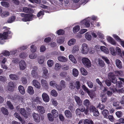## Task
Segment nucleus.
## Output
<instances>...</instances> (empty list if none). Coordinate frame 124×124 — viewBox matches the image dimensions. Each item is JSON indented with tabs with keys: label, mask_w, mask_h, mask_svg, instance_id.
Here are the masks:
<instances>
[{
	"label": "nucleus",
	"mask_w": 124,
	"mask_h": 124,
	"mask_svg": "<svg viewBox=\"0 0 124 124\" xmlns=\"http://www.w3.org/2000/svg\"><path fill=\"white\" fill-rule=\"evenodd\" d=\"M109 79L115 84H116V87L120 88L122 87L123 83L121 81H117V79L115 75L112 73H109L108 74Z\"/></svg>",
	"instance_id": "1"
},
{
	"label": "nucleus",
	"mask_w": 124,
	"mask_h": 124,
	"mask_svg": "<svg viewBox=\"0 0 124 124\" xmlns=\"http://www.w3.org/2000/svg\"><path fill=\"white\" fill-rule=\"evenodd\" d=\"M20 16L23 17L22 19V21L26 22L31 21L34 15L33 14L22 13H21Z\"/></svg>",
	"instance_id": "2"
},
{
	"label": "nucleus",
	"mask_w": 124,
	"mask_h": 124,
	"mask_svg": "<svg viewBox=\"0 0 124 124\" xmlns=\"http://www.w3.org/2000/svg\"><path fill=\"white\" fill-rule=\"evenodd\" d=\"M11 32L10 31L8 30L6 32H5L2 34L0 33V39H1L0 40V44H2L4 43V39H7L8 35L11 34Z\"/></svg>",
	"instance_id": "3"
},
{
	"label": "nucleus",
	"mask_w": 124,
	"mask_h": 124,
	"mask_svg": "<svg viewBox=\"0 0 124 124\" xmlns=\"http://www.w3.org/2000/svg\"><path fill=\"white\" fill-rule=\"evenodd\" d=\"M89 110L90 112L93 113L94 116L97 117L100 115L98 110L93 105L90 106L89 107Z\"/></svg>",
	"instance_id": "4"
},
{
	"label": "nucleus",
	"mask_w": 124,
	"mask_h": 124,
	"mask_svg": "<svg viewBox=\"0 0 124 124\" xmlns=\"http://www.w3.org/2000/svg\"><path fill=\"white\" fill-rule=\"evenodd\" d=\"M82 61L84 65L86 67L89 68L91 66V62L88 58L84 57L82 59Z\"/></svg>",
	"instance_id": "5"
},
{
	"label": "nucleus",
	"mask_w": 124,
	"mask_h": 124,
	"mask_svg": "<svg viewBox=\"0 0 124 124\" xmlns=\"http://www.w3.org/2000/svg\"><path fill=\"white\" fill-rule=\"evenodd\" d=\"M88 47L87 45L85 43L82 44L81 48V53L84 54H87L88 51Z\"/></svg>",
	"instance_id": "6"
},
{
	"label": "nucleus",
	"mask_w": 124,
	"mask_h": 124,
	"mask_svg": "<svg viewBox=\"0 0 124 124\" xmlns=\"http://www.w3.org/2000/svg\"><path fill=\"white\" fill-rule=\"evenodd\" d=\"M109 89H110V91H108L106 93L108 96H110L112 95V92L114 93L116 92H117V89L114 86H111L109 87Z\"/></svg>",
	"instance_id": "7"
},
{
	"label": "nucleus",
	"mask_w": 124,
	"mask_h": 124,
	"mask_svg": "<svg viewBox=\"0 0 124 124\" xmlns=\"http://www.w3.org/2000/svg\"><path fill=\"white\" fill-rule=\"evenodd\" d=\"M15 87L14 84L12 82H10L8 83V89L9 91L11 92L13 91L14 90Z\"/></svg>",
	"instance_id": "8"
},
{
	"label": "nucleus",
	"mask_w": 124,
	"mask_h": 124,
	"mask_svg": "<svg viewBox=\"0 0 124 124\" xmlns=\"http://www.w3.org/2000/svg\"><path fill=\"white\" fill-rule=\"evenodd\" d=\"M32 116L34 119L35 122L37 123L40 122V116L38 114L34 112L32 113Z\"/></svg>",
	"instance_id": "9"
},
{
	"label": "nucleus",
	"mask_w": 124,
	"mask_h": 124,
	"mask_svg": "<svg viewBox=\"0 0 124 124\" xmlns=\"http://www.w3.org/2000/svg\"><path fill=\"white\" fill-rule=\"evenodd\" d=\"M19 65L20 69L23 70L25 69L26 66V64L24 60H21L19 62Z\"/></svg>",
	"instance_id": "10"
},
{
	"label": "nucleus",
	"mask_w": 124,
	"mask_h": 124,
	"mask_svg": "<svg viewBox=\"0 0 124 124\" xmlns=\"http://www.w3.org/2000/svg\"><path fill=\"white\" fill-rule=\"evenodd\" d=\"M113 36L117 41L120 43L121 46L124 47V41H122L119 37L116 35H113Z\"/></svg>",
	"instance_id": "11"
},
{
	"label": "nucleus",
	"mask_w": 124,
	"mask_h": 124,
	"mask_svg": "<svg viewBox=\"0 0 124 124\" xmlns=\"http://www.w3.org/2000/svg\"><path fill=\"white\" fill-rule=\"evenodd\" d=\"M23 12L26 13L32 14L33 12V10L31 8L24 7L23 8Z\"/></svg>",
	"instance_id": "12"
},
{
	"label": "nucleus",
	"mask_w": 124,
	"mask_h": 124,
	"mask_svg": "<svg viewBox=\"0 0 124 124\" xmlns=\"http://www.w3.org/2000/svg\"><path fill=\"white\" fill-rule=\"evenodd\" d=\"M74 99L77 105L80 106L82 105V102L80 98L78 96H75Z\"/></svg>",
	"instance_id": "13"
},
{
	"label": "nucleus",
	"mask_w": 124,
	"mask_h": 124,
	"mask_svg": "<svg viewBox=\"0 0 124 124\" xmlns=\"http://www.w3.org/2000/svg\"><path fill=\"white\" fill-rule=\"evenodd\" d=\"M42 97L43 101L45 102H48L49 101V98L48 95L45 93H44L42 95Z\"/></svg>",
	"instance_id": "14"
},
{
	"label": "nucleus",
	"mask_w": 124,
	"mask_h": 124,
	"mask_svg": "<svg viewBox=\"0 0 124 124\" xmlns=\"http://www.w3.org/2000/svg\"><path fill=\"white\" fill-rule=\"evenodd\" d=\"M37 109L38 112L41 114H43L45 112V110L44 108L42 106H38Z\"/></svg>",
	"instance_id": "15"
},
{
	"label": "nucleus",
	"mask_w": 124,
	"mask_h": 124,
	"mask_svg": "<svg viewBox=\"0 0 124 124\" xmlns=\"http://www.w3.org/2000/svg\"><path fill=\"white\" fill-rule=\"evenodd\" d=\"M33 85L38 89H39L40 88V85L38 81L36 79L33 80L32 81Z\"/></svg>",
	"instance_id": "16"
},
{
	"label": "nucleus",
	"mask_w": 124,
	"mask_h": 124,
	"mask_svg": "<svg viewBox=\"0 0 124 124\" xmlns=\"http://www.w3.org/2000/svg\"><path fill=\"white\" fill-rule=\"evenodd\" d=\"M41 85L45 89H47L49 87L47 82L44 79H42L41 81Z\"/></svg>",
	"instance_id": "17"
},
{
	"label": "nucleus",
	"mask_w": 124,
	"mask_h": 124,
	"mask_svg": "<svg viewBox=\"0 0 124 124\" xmlns=\"http://www.w3.org/2000/svg\"><path fill=\"white\" fill-rule=\"evenodd\" d=\"M117 67L119 69L122 68V64L121 61L119 59H116L115 61Z\"/></svg>",
	"instance_id": "18"
},
{
	"label": "nucleus",
	"mask_w": 124,
	"mask_h": 124,
	"mask_svg": "<svg viewBox=\"0 0 124 124\" xmlns=\"http://www.w3.org/2000/svg\"><path fill=\"white\" fill-rule=\"evenodd\" d=\"M65 115L67 118H68L70 119L72 117L71 113L69 110H67L64 112Z\"/></svg>",
	"instance_id": "19"
},
{
	"label": "nucleus",
	"mask_w": 124,
	"mask_h": 124,
	"mask_svg": "<svg viewBox=\"0 0 124 124\" xmlns=\"http://www.w3.org/2000/svg\"><path fill=\"white\" fill-rule=\"evenodd\" d=\"M21 113L23 115V117L26 118L28 117L26 113V111L24 108H21L20 110Z\"/></svg>",
	"instance_id": "20"
},
{
	"label": "nucleus",
	"mask_w": 124,
	"mask_h": 124,
	"mask_svg": "<svg viewBox=\"0 0 124 124\" xmlns=\"http://www.w3.org/2000/svg\"><path fill=\"white\" fill-rule=\"evenodd\" d=\"M10 78L13 80H17L19 78V76L15 74H11L9 76Z\"/></svg>",
	"instance_id": "21"
},
{
	"label": "nucleus",
	"mask_w": 124,
	"mask_h": 124,
	"mask_svg": "<svg viewBox=\"0 0 124 124\" xmlns=\"http://www.w3.org/2000/svg\"><path fill=\"white\" fill-rule=\"evenodd\" d=\"M82 23L85 25L86 27H89L90 26V21L89 20H84L82 21Z\"/></svg>",
	"instance_id": "22"
},
{
	"label": "nucleus",
	"mask_w": 124,
	"mask_h": 124,
	"mask_svg": "<svg viewBox=\"0 0 124 124\" xmlns=\"http://www.w3.org/2000/svg\"><path fill=\"white\" fill-rule=\"evenodd\" d=\"M27 92L30 95L33 94L34 93V91L33 87L31 86H28L27 89Z\"/></svg>",
	"instance_id": "23"
},
{
	"label": "nucleus",
	"mask_w": 124,
	"mask_h": 124,
	"mask_svg": "<svg viewBox=\"0 0 124 124\" xmlns=\"http://www.w3.org/2000/svg\"><path fill=\"white\" fill-rule=\"evenodd\" d=\"M107 40L111 44L113 45H115L116 42L115 40L111 37H108L107 39Z\"/></svg>",
	"instance_id": "24"
},
{
	"label": "nucleus",
	"mask_w": 124,
	"mask_h": 124,
	"mask_svg": "<svg viewBox=\"0 0 124 124\" xmlns=\"http://www.w3.org/2000/svg\"><path fill=\"white\" fill-rule=\"evenodd\" d=\"M58 58L59 61L62 62H66L67 61V59L66 57L61 55L59 56Z\"/></svg>",
	"instance_id": "25"
},
{
	"label": "nucleus",
	"mask_w": 124,
	"mask_h": 124,
	"mask_svg": "<svg viewBox=\"0 0 124 124\" xmlns=\"http://www.w3.org/2000/svg\"><path fill=\"white\" fill-rule=\"evenodd\" d=\"M102 113L104 117L105 118H107L109 114V112L108 110L107 109H104L102 111Z\"/></svg>",
	"instance_id": "26"
},
{
	"label": "nucleus",
	"mask_w": 124,
	"mask_h": 124,
	"mask_svg": "<svg viewBox=\"0 0 124 124\" xmlns=\"http://www.w3.org/2000/svg\"><path fill=\"white\" fill-rule=\"evenodd\" d=\"M1 111L2 113L4 115L7 116L8 114V110L6 108L3 107L1 108Z\"/></svg>",
	"instance_id": "27"
},
{
	"label": "nucleus",
	"mask_w": 124,
	"mask_h": 124,
	"mask_svg": "<svg viewBox=\"0 0 124 124\" xmlns=\"http://www.w3.org/2000/svg\"><path fill=\"white\" fill-rule=\"evenodd\" d=\"M18 89L20 92L22 94H24L25 93V90L23 87L20 85L18 87Z\"/></svg>",
	"instance_id": "28"
},
{
	"label": "nucleus",
	"mask_w": 124,
	"mask_h": 124,
	"mask_svg": "<svg viewBox=\"0 0 124 124\" xmlns=\"http://www.w3.org/2000/svg\"><path fill=\"white\" fill-rule=\"evenodd\" d=\"M52 114L54 118L57 117L58 116V111L54 109L52 110Z\"/></svg>",
	"instance_id": "29"
},
{
	"label": "nucleus",
	"mask_w": 124,
	"mask_h": 124,
	"mask_svg": "<svg viewBox=\"0 0 124 124\" xmlns=\"http://www.w3.org/2000/svg\"><path fill=\"white\" fill-rule=\"evenodd\" d=\"M101 50L106 54L109 53V51L108 49L105 46H101Z\"/></svg>",
	"instance_id": "30"
},
{
	"label": "nucleus",
	"mask_w": 124,
	"mask_h": 124,
	"mask_svg": "<svg viewBox=\"0 0 124 124\" xmlns=\"http://www.w3.org/2000/svg\"><path fill=\"white\" fill-rule=\"evenodd\" d=\"M43 73L44 75L43 76L45 78H47L48 77V71L45 67L43 68Z\"/></svg>",
	"instance_id": "31"
},
{
	"label": "nucleus",
	"mask_w": 124,
	"mask_h": 124,
	"mask_svg": "<svg viewBox=\"0 0 124 124\" xmlns=\"http://www.w3.org/2000/svg\"><path fill=\"white\" fill-rule=\"evenodd\" d=\"M69 59L73 63H77V61L74 56L72 54L70 55L69 56Z\"/></svg>",
	"instance_id": "32"
},
{
	"label": "nucleus",
	"mask_w": 124,
	"mask_h": 124,
	"mask_svg": "<svg viewBox=\"0 0 124 124\" xmlns=\"http://www.w3.org/2000/svg\"><path fill=\"white\" fill-rule=\"evenodd\" d=\"M72 74L75 77H77L78 76V71L77 69L74 68L73 69Z\"/></svg>",
	"instance_id": "33"
},
{
	"label": "nucleus",
	"mask_w": 124,
	"mask_h": 124,
	"mask_svg": "<svg viewBox=\"0 0 124 124\" xmlns=\"http://www.w3.org/2000/svg\"><path fill=\"white\" fill-rule=\"evenodd\" d=\"M16 19L15 16H12L9 17L7 20L8 23H10L13 22Z\"/></svg>",
	"instance_id": "34"
},
{
	"label": "nucleus",
	"mask_w": 124,
	"mask_h": 124,
	"mask_svg": "<svg viewBox=\"0 0 124 124\" xmlns=\"http://www.w3.org/2000/svg\"><path fill=\"white\" fill-rule=\"evenodd\" d=\"M115 49L116 54H117L118 55L120 56H122V54L121 53V51L120 48L117 47H116Z\"/></svg>",
	"instance_id": "35"
},
{
	"label": "nucleus",
	"mask_w": 124,
	"mask_h": 124,
	"mask_svg": "<svg viewBox=\"0 0 124 124\" xmlns=\"http://www.w3.org/2000/svg\"><path fill=\"white\" fill-rule=\"evenodd\" d=\"M90 103L89 100L87 99L85 100L83 102L84 105L86 107H89Z\"/></svg>",
	"instance_id": "36"
},
{
	"label": "nucleus",
	"mask_w": 124,
	"mask_h": 124,
	"mask_svg": "<svg viewBox=\"0 0 124 124\" xmlns=\"http://www.w3.org/2000/svg\"><path fill=\"white\" fill-rule=\"evenodd\" d=\"M7 104L8 108L11 110L14 109V107L12 104L11 102L10 101H8L7 102Z\"/></svg>",
	"instance_id": "37"
},
{
	"label": "nucleus",
	"mask_w": 124,
	"mask_h": 124,
	"mask_svg": "<svg viewBox=\"0 0 124 124\" xmlns=\"http://www.w3.org/2000/svg\"><path fill=\"white\" fill-rule=\"evenodd\" d=\"M76 42V40L74 39H70L68 42V45L69 46H71L74 45Z\"/></svg>",
	"instance_id": "38"
},
{
	"label": "nucleus",
	"mask_w": 124,
	"mask_h": 124,
	"mask_svg": "<svg viewBox=\"0 0 124 124\" xmlns=\"http://www.w3.org/2000/svg\"><path fill=\"white\" fill-rule=\"evenodd\" d=\"M80 29L79 25H77L75 26L73 29V32L74 33H76Z\"/></svg>",
	"instance_id": "39"
},
{
	"label": "nucleus",
	"mask_w": 124,
	"mask_h": 124,
	"mask_svg": "<svg viewBox=\"0 0 124 124\" xmlns=\"http://www.w3.org/2000/svg\"><path fill=\"white\" fill-rule=\"evenodd\" d=\"M80 70L81 74L83 75H86L87 74V71L83 68H81L80 69Z\"/></svg>",
	"instance_id": "40"
},
{
	"label": "nucleus",
	"mask_w": 124,
	"mask_h": 124,
	"mask_svg": "<svg viewBox=\"0 0 124 124\" xmlns=\"http://www.w3.org/2000/svg\"><path fill=\"white\" fill-rule=\"evenodd\" d=\"M75 88L77 90H79L80 88V82L79 81H76L75 84Z\"/></svg>",
	"instance_id": "41"
},
{
	"label": "nucleus",
	"mask_w": 124,
	"mask_h": 124,
	"mask_svg": "<svg viewBox=\"0 0 124 124\" xmlns=\"http://www.w3.org/2000/svg\"><path fill=\"white\" fill-rule=\"evenodd\" d=\"M79 47L78 45L74 46L72 50V52L73 53H75L77 51H78L79 50Z\"/></svg>",
	"instance_id": "42"
},
{
	"label": "nucleus",
	"mask_w": 124,
	"mask_h": 124,
	"mask_svg": "<svg viewBox=\"0 0 124 124\" xmlns=\"http://www.w3.org/2000/svg\"><path fill=\"white\" fill-rule=\"evenodd\" d=\"M115 114L117 117L119 118L122 117L123 115L122 112L121 111H116Z\"/></svg>",
	"instance_id": "43"
},
{
	"label": "nucleus",
	"mask_w": 124,
	"mask_h": 124,
	"mask_svg": "<svg viewBox=\"0 0 124 124\" xmlns=\"http://www.w3.org/2000/svg\"><path fill=\"white\" fill-rule=\"evenodd\" d=\"M85 37L86 39L89 41L90 40L92 39L91 35L88 32H87L85 33Z\"/></svg>",
	"instance_id": "44"
},
{
	"label": "nucleus",
	"mask_w": 124,
	"mask_h": 124,
	"mask_svg": "<svg viewBox=\"0 0 124 124\" xmlns=\"http://www.w3.org/2000/svg\"><path fill=\"white\" fill-rule=\"evenodd\" d=\"M65 31L62 29H60L57 31V34L59 35H63L64 34Z\"/></svg>",
	"instance_id": "45"
},
{
	"label": "nucleus",
	"mask_w": 124,
	"mask_h": 124,
	"mask_svg": "<svg viewBox=\"0 0 124 124\" xmlns=\"http://www.w3.org/2000/svg\"><path fill=\"white\" fill-rule=\"evenodd\" d=\"M110 53L113 55H116V53L115 51V48L113 47H110Z\"/></svg>",
	"instance_id": "46"
},
{
	"label": "nucleus",
	"mask_w": 124,
	"mask_h": 124,
	"mask_svg": "<svg viewBox=\"0 0 124 124\" xmlns=\"http://www.w3.org/2000/svg\"><path fill=\"white\" fill-rule=\"evenodd\" d=\"M48 118L49 121L52 122L54 120V118L53 117L52 115L50 113H48L47 114Z\"/></svg>",
	"instance_id": "47"
},
{
	"label": "nucleus",
	"mask_w": 124,
	"mask_h": 124,
	"mask_svg": "<svg viewBox=\"0 0 124 124\" xmlns=\"http://www.w3.org/2000/svg\"><path fill=\"white\" fill-rule=\"evenodd\" d=\"M1 4L2 6L6 8H8L9 6V3L6 1L1 2Z\"/></svg>",
	"instance_id": "48"
},
{
	"label": "nucleus",
	"mask_w": 124,
	"mask_h": 124,
	"mask_svg": "<svg viewBox=\"0 0 124 124\" xmlns=\"http://www.w3.org/2000/svg\"><path fill=\"white\" fill-rule=\"evenodd\" d=\"M14 115L15 117L17 118L19 121L21 122L23 121V119L20 116L19 114L17 113H15Z\"/></svg>",
	"instance_id": "49"
},
{
	"label": "nucleus",
	"mask_w": 124,
	"mask_h": 124,
	"mask_svg": "<svg viewBox=\"0 0 124 124\" xmlns=\"http://www.w3.org/2000/svg\"><path fill=\"white\" fill-rule=\"evenodd\" d=\"M31 51L32 53H34L36 51L37 49L36 47L34 45H32L31 46Z\"/></svg>",
	"instance_id": "50"
},
{
	"label": "nucleus",
	"mask_w": 124,
	"mask_h": 124,
	"mask_svg": "<svg viewBox=\"0 0 124 124\" xmlns=\"http://www.w3.org/2000/svg\"><path fill=\"white\" fill-rule=\"evenodd\" d=\"M64 41V38L63 37H61L58 39L57 40V43L60 44L63 43Z\"/></svg>",
	"instance_id": "51"
},
{
	"label": "nucleus",
	"mask_w": 124,
	"mask_h": 124,
	"mask_svg": "<svg viewBox=\"0 0 124 124\" xmlns=\"http://www.w3.org/2000/svg\"><path fill=\"white\" fill-rule=\"evenodd\" d=\"M31 75L34 78H36L37 77V73L34 70H32L31 71Z\"/></svg>",
	"instance_id": "52"
},
{
	"label": "nucleus",
	"mask_w": 124,
	"mask_h": 124,
	"mask_svg": "<svg viewBox=\"0 0 124 124\" xmlns=\"http://www.w3.org/2000/svg\"><path fill=\"white\" fill-rule=\"evenodd\" d=\"M102 59L104 60L107 64L110 63V61L107 57L105 56H102L101 57Z\"/></svg>",
	"instance_id": "53"
},
{
	"label": "nucleus",
	"mask_w": 124,
	"mask_h": 124,
	"mask_svg": "<svg viewBox=\"0 0 124 124\" xmlns=\"http://www.w3.org/2000/svg\"><path fill=\"white\" fill-rule=\"evenodd\" d=\"M84 124H93L94 123L92 120L90 121L88 119L85 120L84 121Z\"/></svg>",
	"instance_id": "54"
},
{
	"label": "nucleus",
	"mask_w": 124,
	"mask_h": 124,
	"mask_svg": "<svg viewBox=\"0 0 124 124\" xmlns=\"http://www.w3.org/2000/svg\"><path fill=\"white\" fill-rule=\"evenodd\" d=\"M53 61L51 60H49L47 62V65L49 67H51L53 65Z\"/></svg>",
	"instance_id": "55"
},
{
	"label": "nucleus",
	"mask_w": 124,
	"mask_h": 124,
	"mask_svg": "<svg viewBox=\"0 0 124 124\" xmlns=\"http://www.w3.org/2000/svg\"><path fill=\"white\" fill-rule=\"evenodd\" d=\"M9 15V13L8 12L5 11L1 14V16L3 17H6L8 16Z\"/></svg>",
	"instance_id": "56"
},
{
	"label": "nucleus",
	"mask_w": 124,
	"mask_h": 124,
	"mask_svg": "<svg viewBox=\"0 0 124 124\" xmlns=\"http://www.w3.org/2000/svg\"><path fill=\"white\" fill-rule=\"evenodd\" d=\"M16 96V98L18 100H19V101H21V102H23L24 99L23 98V97L22 96H21L19 95H17Z\"/></svg>",
	"instance_id": "57"
},
{
	"label": "nucleus",
	"mask_w": 124,
	"mask_h": 124,
	"mask_svg": "<svg viewBox=\"0 0 124 124\" xmlns=\"http://www.w3.org/2000/svg\"><path fill=\"white\" fill-rule=\"evenodd\" d=\"M19 56L20 58L23 59L25 58L27 56V54L24 52L21 53Z\"/></svg>",
	"instance_id": "58"
},
{
	"label": "nucleus",
	"mask_w": 124,
	"mask_h": 124,
	"mask_svg": "<svg viewBox=\"0 0 124 124\" xmlns=\"http://www.w3.org/2000/svg\"><path fill=\"white\" fill-rule=\"evenodd\" d=\"M61 67V65L60 64L57 63L55 64L54 69L56 70H59Z\"/></svg>",
	"instance_id": "59"
},
{
	"label": "nucleus",
	"mask_w": 124,
	"mask_h": 124,
	"mask_svg": "<svg viewBox=\"0 0 124 124\" xmlns=\"http://www.w3.org/2000/svg\"><path fill=\"white\" fill-rule=\"evenodd\" d=\"M38 62L40 64H42L43 63L44 61V59L42 57H40L38 58Z\"/></svg>",
	"instance_id": "60"
},
{
	"label": "nucleus",
	"mask_w": 124,
	"mask_h": 124,
	"mask_svg": "<svg viewBox=\"0 0 124 124\" xmlns=\"http://www.w3.org/2000/svg\"><path fill=\"white\" fill-rule=\"evenodd\" d=\"M51 93L52 96L54 97L57 96L58 95L57 92L54 90H52Z\"/></svg>",
	"instance_id": "61"
},
{
	"label": "nucleus",
	"mask_w": 124,
	"mask_h": 124,
	"mask_svg": "<svg viewBox=\"0 0 124 124\" xmlns=\"http://www.w3.org/2000/svg\"><path fill=\"white\" fill-rule=\"evenodd\" d=\"M99 66L101 67H104L105 65L104 62L102 60H99Z\"/></svg>",
	"instance_id": "62"
},
{
	"label": "nucleus",
	"mask_w": 124,
	"mask_h": 124,
	"mask_svg": "<svg viewBox=\"0 0 124 124\" xmlns=\"http://www.w3.org/2000/svg\"><path fill=\"white\" fill-rule=\"evenodd\" d=\"M82 87V89L84 91L88 93H90V91L89 90L88 88L85 85H83Z\"/></svg>",
	"instance_id": "63"
},
{
	"label": "nucleus",
	"mask_w": 124,
	"mask_h": 124,
	"mask_svg": "<svg viewBox=\"0 0 124 124\" xmlns=\"http://www.w3.org/2000/svg\"><path fill=\"white\" fill-rule=\"evenodd\" d=\"M37 57V54L35 53H32L29 55V58L31 59H34Z\"/></svg>",
	"instance_id": "64"
}]
</instances>
